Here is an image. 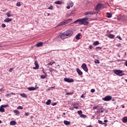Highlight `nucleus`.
<instances>
[{"label": "nucleus", "instance_id": "38", "mask_svg": "<svg viewBox=\"0 0 127 127\" xmlns=\"http://www.w3.org/2000/svg\"><path fill=\"white\" fill-rule=\"evenodd\" d=\"M68 4L71 7L74 5V3H73L72 2H69V3Z\"/></svg>", "mask_w": 127, "mask_h": 127}, {"label": "nucleus", "instance_id": "2", "mask_svg": "<svg viewBox=\"0 0 127 127\" xmlns=\"http://www.w3.org/2000/svg\"><path fill=\"white\" fill-rule=\"evenodd\" d=\"M88 19H89L88 18H83L81 19L76 20L75 22V23L78 22L79 24H83V25H88L89 24V22L87 21Z\"/></svg>", "mask_w": 127, "mask_h": 127}, {"label": "nucleus", "instance_id": "55", "mask_svg": "<svg viewBox=\"0 0 127 127\" xmlns=\"http://www.w3.org/2000/svg\"><path fill=\"white\" fill-rule=\"evenodd\" d=\"M80 98H84V94H82V95H81Z\"/></svg>", "mask_w": 127, "mask_h": 127}, {"label": "nucleus", "instance_id": "16", "mask_svg": "<svg viewBox=\"0 0 127 127\" xmlns=\"http://www.w3.org/2000/svg\"><path fill=\"white\" fill-rule=\"evenodd\" d=\"M64 125H66V126H70V125H71V122L66 120L64 121Z\"/></svg>", "mask_w": 127, "mask_h": 127}, {"label": "nucleus", "instance_id": "42", "mask_svg": "<svg viewBox=\"0 0 127 127\" xmlns=\"http://www.w3.org/2000/svg\"><path fill=\"white\" fill-rule=\"evenodd\" d=\"M77 113L80 116L82 114V111L80 110V111H77Z\"/></svg>", "mask_w": 127, "mask_h": 127}, {"label": "nucleus", "instance_id": "58", "mask_svg": "<svg viewBox=\"0 0 127 127\" xmlns=\"http://www.w3.org/2000/svg\"><path fill=\"white\" fill-rule=\"evenodd\" d=\"M10 95H11L10 93H9V94H7L6 96H10Z\"/></svg>", "mask_w": 127, "mask_h": 127}, {"label": "nucleus", "instance_id": "36", "mask_svg": "<svg viewBox=\"0 0 127 127\" xmlns=\"http://www.w3.org/2000/svg\"><path fill=\"white\" fill-rule=\"evenodd\" d=\"M94 62L96 64H100V61L99 60H95Z\"/></svg>", "mask_w": 127, "mask_h": 127}, {"label": "nucleus", "instance_id": "61", "mask_svg": "<svg viewBox=\"0 0 127 127\" xmlns=\"http://www.w3.org/2000/svg\"><path fill=\"white\" fill-rule=\"evenodd\" d=\"M47 16H49V15H50V13H47Z\"/></svg>", "mask_w": 127, "mask_h": 127}, {"label": "nucleus", "instance_id": "31", "mask_svg": "<svg viewBox=\"0 0 127 127\" xmlns=\"http://www.w3.org/2000/svg\"><path fill=\"white\" fill-rule=\"evenodd\" d=\"M80 36H81V35H80L79 33L78 34L75 36L76 39H77V40H79V39H80Z\"/></svg>", "mask_w": 127, "mask_h": 127}, {"label": "nucleus", "instance_id": "54", "mask_svg": "<svg viewBox=\"0 0 127 127\" xmlns=\"http://www.w3.org/2000/svg\"><path fill=\"white\" fill-rule=\"evenodd\" d=\"M70 5H67V6H66V8H67V9H70Z\"/></svg>", "mask_w": 127, "mask_h": 127}, {"label": "nucleus", "instance_id": "28", "mask_svg": "<svg viewBox=\"0 0 127 127\" xmlns=\"http://www.w3.org/2000/svg\"><path fill=\"white\" fill-rule=\"evenodd\" d=\"M46 104L48 106L50 105V104H51V100L50 99L48 100V101L46 102Z\"/></svg>", "mask_w": 127, "mask_h": 127}, {"label": "nucleus", "instance_id": "25", "mask_svg": "<svg viewBox=\"0 0 127 127\" xmlns=\"http://www.w3.org/2000/svg\"><path fill=\"white\" fill-rule=\"evenodd\" d=\"M0 112H1V113H4L5 112L4 108H3L2 106H0Z\"/></svg>", "mask_w": 127, "mask_h": 127}, {"label": "nucleus", "instance_id": "40", "mask_svg": "<svg viewBox=\"0 0 127 127\" xmlns=\"http://www.w3.org/2000/svg\"><path fill=\"white\" fill-rule=\"evenodd\" d=\"M95 49L96 50V51H98V50H101V49H102V47H97L95 48Z\"/></svg>", "mask_w": 127, "mask_h": 127}, {"label": "nucleus", "instance_id": "21", "mask_svg": "<svg viewBox=\"0 0 127 127\" xmlns=\"http://www.w3.org/2000/svg\"><path fill=\"white\" fill-rule=\"evenodd\" d=\"M107 37L109 38H111V39H114V38H115V35H114L113 34L108 35Z\"/></svg>", "mask_w": 127, "mask_h": 127}, {"label": "nucleus", "instance_id": "33", "mask_svg": "<svg viewBox=\"0 0 127 127\" xmlns=\"http://www.w3.org/2000/svg\"><path fill=\"white\" fill-rule=\"evenodd\" d=\"M53 64H55V62L54 61H52L51 62H50L49 64H48V65H50L51 66H52L53 65Z\"/></svg>", "mask_w": 127, "mask_h": 127}, {"label": "nucleus", "instance_id": "27", "mask_svg": "<svg viewBox=\"0 0 127 127\" xmlns=\"http://www.w3.org/2000/svg\"><path fill=\"white\" fill-rule=\"evenodd\" d=\"M123 123H127V117H124L123 119Z\"/></svg>", "mask_w": 127, "mask_h": 127}, {"label": "nucleus", "instance_id": "57", "mask_svg": "<svg viewBox=\"0 0 127 127\" xmlns=\"http://www.w3.org/2000/svg\"><path fill=\"white\" fill-rule=\"evenodd\" d=\"M104 123H108V120H104Z\"/></svg>", "mask_w": 127, "mask_h": 127}, {"label": "nucleus", "instance_id": "17", "mask_svg": "<svg viewBox=\"0 0 127 127\" xmlns=\"http://www.w3.org/2000/svg\"><path fill=\"white\" fill-rule=\"evenodd\" d=\"M13 113L14 114H15L16 116H19L20 112H19V111H18V110H13Z\"/></svg>", "mask_w": 127, "mask_h": 127}, {"label": "nucleus", "instance_id": "32", "mask_svg": "<svg viewBox=\"0 0 127 127\" xmlns=\"http://www.w3.org/2000/svg\"><path fill=\"white\" fill-rule=\"evenodd\" d=\"M100 107H101V105L99 104L96 106H94L93 107V110H97V109H98V108H100Z\"/></svg>", "mask_w": 127, "mask_h": 127}, {"label": "nucleus", "instance_id": "14", "mask_svg": "<svg viewBox=\"0 0 127 127\" xmlns=\"http://www.w3.org/2000/svg\"><path fill=\"white\" fill-rule=\"evenodd\" d=\"M102 7V4L98 3L96 6V10H99Z\"/></svg>", "mask_w": 127, "mask_h": 127}, {"label": "nucleus", "instance_id": "12", "mask_svg": "<svg viewBox=\"0 0 127 127\" xmlns=\"http://www.w3.org/2000/svg\"><path fill=\"white\" fill-rule=\"evenodd\" d=\"M36 47H41L42 46H43V43L40 42H38L36 45Z\"/></svg>", "mask_w": 127, "mask_h": 127}, {"label": "nucleus", "instance_id": "39", "mask_svg": "<svg viewBox=\"0 0 127 127\" xmlns=\"http://www.w3.org/2000/svg\"><path fill=\"white\" fill-rule=\"evenodd\" d=\"M17 110H23V107L22 106H18L17 108Z\"/></svg>", "mask_w": 127, "mask_h": 127}, {"label": "nucleus", "instance_id": "63", "mask_svg": "<svg viewBox=\"0 0 127 127\" xmlns=\"http://www.w3.org/2000/svg\"><path fill=\"white\" fill-rule=\"evenodd\" d=\"M1 123H2V122H1V121L0 120V124H1Z\"/></svg>", "mask_w": 127, "mask_h": 127}, {"label": "nucleus", "instance_id": "19", "mask_svg": "<svg viewBox=\"0 0 127 127\" xmlns=\"http://www.w3.org/2000/svg\"><path fill=\"white\" fill-rule=\"evenodd\" d=\"M61 35L56 37L55 38V40L56 41H61Z\"/></svg>", "mask_w": 127, "mask_h": 127}, {"label": "nucleus", "instance_id": "6", "mask_svg": "<svg viewBox=\"0 0 127 127\" xmlns=\"http://www.w3.org/2000/svg\"><path fill=\"white\" fill-rule=\"evenodd\" d=\"M104 111L105 110L104 109V108L103 107V106H101L100 105V107L98 108L97 113V114H101L102 113H104Z\"/></svg>", "mask_w": 127, "mask_h": 127}, {"label": "nucleus", "instance_id": "59", "mask_svg": "<svg viewBox=\"0 0 127 127\" xmlns=\"http://www.w3.org/2000/svg\"><path fill=\"white\" fill-rule=\"evenodd\" d=\"M125 65H126V66H127V61H126V62H125Z\"/></svg>", "mask_w": 127, "mask_h": 127}, {"label": "nucleus", "instance_id": "64", "mask_svg": "<svg viewBox=\"0 0 127 127\" xmlns=\"http://www.w3.org/2000/svg\"><path fill=\"white\" fill-rule=\"evenodd\" d=\"M126 82H127V79H125Z\"/></svg>", "mask_w": 127, "mask_h": 127}, {"label": "nucleus", "instance_id": "20", "mask_svg": "<svg viewBox=\"0 0 127 127\" xmlns=\"http://www.w3.org/2000/svg\"><path fill=\"white\" fill-rule=\"evenodd\" d=\"M56 4H63L64 2H63L62 1H56L55 2Z\"/></svg>", "mask_w": 127, "mask_h": 127}, {"label": "nucleus", "instance_id": "13", "mask_svg": "<svg viewBox=\"0 0 127 127\" xmlns=\"http://www.w3.org/2000/svg\"><path fill=\"white\" fill-rule=\"evenodd\" d=\"M76 72H77L79 76H82L83 75V72H82L79 68L76 69Z\"/></svg>", "mask_w": 127, "mask_h": 127}, {"label": "nucleus", "instance_id": "52", "mask_svg": "<svg viewBox=\"0 0 127 127\" xmlns=\"http://www.w3.org/2000/svg\"><path fill=\"white\" fill-rule=\"evenodd\" d=\"M12 70H13V68H10L9 70V72H12Z\"/></svg>", "mask_w": 127, "mask_h": 127}, {"label": "nucleus", "instance_id": "46", "mask_svg": "<svg viewBox=\"0 0 127 127\" xmlns=\"http://www.w3.org/2000/svg\"><path fill=\"white\" fill-rule=\"evenodd\" d=\"M49 9H53V6L51 5L49 8Z\"/></svg>", "mask_w": 127, "mask_h": 127}, {"label": "nucleus", "instance_id": "7", "mask_svg": "<svg viewBox=\"0 0 127 127\" xmlns=\"http://www.w3.org/2000/svg\"><path fill=\"white\" fill-rule=\"evenodd\" d=\"M81 68H82V69H83L84 71H85V72H88V67H87V64H86L83 63L82 65H81Z\"/></svg>", "mask_w": 127, "mask_h": 127}, {"label": "nucleus", "instance_id": "60", "mask_svg": "<svg viewBox=\"0 0 127 127\" xmlns=\"http://www.w3.org/2000/svg\"><path fill=\"white\" fill-rule=\"evenodd\" d=\"M69 110H71V111L74 110V108H69Z\"/></svg>", "mask_w": 127, "mask_h": 127}, {"label": "nucleus", "instance_id": "35", "mask_svg": "<svg viewBox=\"0 0 127 127\" xmlns=\"http://www.w3.org/2000/svg\"><path fill=\"white\" fill-rule=\"evenodd\" d=\"M80 117L83 119H86V118H87V116L83 114Z\"/></svg>", "mask_w": 127, "mask_h": 127}, {"label": "nucleus", "instance_id": "49", "mask_svg": "<svg viewBox=\"0 0 127 127\" xmlns=\"http://www.w3.org/2000/svg\"><path fill=\"white\" fill-rule=\"evenodd\" d=\"M57 105V103H52V106H56Z\"/></svg>", "mask_w": 127, "mask_h": 127}, {"label": "nucleus", "instance_id": "45", "mask_svg": "<svg viewBox=\"0 0 127 127\" xmlns=\"http://www.w3.org/2000/svg\"><path fill=\"white\" fill-rule=\"evenodd\" d=\"M121 43H118L116 45V46H117V47H121Z\"/></svg>", "mask_w": 127, "mask_h": 127}, {"label": "nucleus", "instance_id": "23", "mask_svg": "<svg viewBox=\"0 0 127 127\" xmlns=\"http://www.w3.org/2000/svg\"><path fill=\"white\" fill-rule=\"evenodd\" d=\"M10 125L11 126H15V125H16V122L13 121H11L10 123Z\"/></svg>", "mask_w": 127, "mask_h": 127}, {"label": "nucleus", "instance_id": "9", "mask_svg": "<svg viewBox=\"0 0 127 127\" xmlns=\"http://www.w3.org/2000/svg\"><path fill=\"white\" fill-rule=\"evenodd\" d=\"M64 81H65V82H67V83H72L74 82V79L71 78H64Z\"/></svg>", "mask_w": 127, "mask_h": 127}, {"label": "nucleus", "instance_id": "48", "mask_svg": "<svg viewBox=\"0 0 127 127\" xmlns=\"http://www.w3.org/2000/svg\"><path fill=\"white\" fill-rule=\"evenodd\" d=\"M25 116H29V113H25Z\"/></svg>", "mask_w": 127, "mask_h": 127}, {"label": "nucleus", "instance_id": "62", "mask_svg": "<svg viewBox=\"0 0 127 127\" xmlns=\"http://www.w3.org/2000/svg\"><path fill=\"white\" fill-rule=\"evenodd\" d=\"M63 115H64V116H65V115H66V113H63Z\"/></svg>", "mask_w": 127, "mask_h": 127}, {"label": "nucleus", "instance_id": "41", "mask_svg": "<svg viewBox=\"0 0 127 127\" xmlns=\"http://www.w3.org/2000/svg\"><path fill=\"white\" fill-rule=\"evenodd\" d=\"M16 5L17 6H20V5H21V4L20 2H18L16 3Z\"/></svg>", "mask_w": 127, "mask_h": 127}, {"label": "nucleus", "instance_id": "30", "mask_svg": "<svg viewBox=\"0 0 127 127\" xmlns=\"http://www.w3.org/2000/svg\"><path fill=\"white\" fill-rule=\"evenodd\" d=\"M107 16L108 18H111V17H112V13H107Z\"/></svg>", "mask_w": 127, "mask_h": 127}, {"label": "nucleus", "instance_id": "1", "mask_svg": "<svg viewBox=\"0 0 127 127\" xmlns=\"http://www.w3.org/2000/svg\"><path fill=\"white\" fill-rule=\"evenodd\" d=\"M73 35V31L71 30H67L63 33L61 35V39H65L66 38H69V37H71V36Z\"/></svg>", "mask_w": 127, "mask_h": 127}, {"label": "nucleus", "instance_id": "50", "mask_svg": "<svg viewBox=\"0 0 127 127\" xmlns=\"http://www.w3.org/2000/svg\"><path fill=\"white\" fill-rule=\"evenodd\" d=\"M65 95H72V93L67 92L65 94Z\"/></svg>", "mask_w": 127, "mask_h": 127}, {"label": "nucleus", "instance_id": "15", "mask_svg": "<svg viewBox=\"0 0 127 127\" xmlns=\"http://www.w3.org/2000/svg\"><path fill=\"white\" fill-rule=\"evenodd\" d=\"M4 22H9L10 21H12V18H6L4 20Z\"/></svg>", "mask_w": 127, "mask_h": 127}, {"label": "nucleus", "instance_id": "18", "mask_svg": "<svg viewBox=\"0 0 127 127\" xmlns=\"http://www.w3.org/2000/svg\"><path fill=\"white\" fill-rule=\"evenodd\" d=\"M18 95L22 97V98H27V95L25 94V93H19Z\"/></svg>", "mask_w": 127, "mask_h": 127}, {"label": "nucleus", "instance_id": "47", "mask_svg": "<svg viewBox=\"0 0 127 127\" xmlns=\"http://www.w3.org/2000/svg\"><path fill=\"white\" fill-rule=\"evenodd\" d=\"M117 38H118V39H120V40H122V37L120 36H117Z\"/></svg>", "mask_w": 127, "mask_h": 127}, {"label": "nucleus", "instance_id": "8", "mask_svg": "<svg viewBox=\"0 0 127 127\" xmlns=\"http://www.w3.org/2000/svg\"><path fill=\"white\" fill-rule=\"evenodd\" d=\"M34 64L35 65V67H33L34 70H37V69H39V64H38L37 61H35Z\"/></svg>", "mask_w": 127, "mask_h": 127}, {"label": "nucleus", "instance_id": "37", "mask_svg": "<svg viewBox=\"0 0 127 127\" xmlns=\"http://www.w3.org/2000/svg\"><path fill=\"white\" fill-rule=\"evenodd\" d=\"M73 106H74L73 109H79V107L77 106V104H73Z\"/></svg>", "mask_w": 127, "mask_h": 127}, {"label": "nucleus", "instance_id": "56", "mask_svg": "<svg viewBox=\"0 0 127 127\" xmlns=\"http://www.w3.org/2000/svg\"><path fill=\"white\" fill-rule=\"evenodd\" d=\"M11 95H14V96H15V94L13 92L11 93Z\"/></svg>", "mask_w": 127, "mask_h": 127}, {"label": "nucleus", "instance_id": "26", "mask_svg": "<svg viewBox=\"0 0 127 127\" xmlns=\"http://www.w3.org/2000/svg\"><path fill=\"white\" fill-rule=\"evenodd\" d=\"M99 44L100 43H99V41H96L94 43H93V44L94 46H97V45H99Z\"/></svg>", "mask_w": 127, "mask_h": 127}, {"label": "nucleus", "instance_id": "24", "mask_svg": "<svg viewBox=\"0 0 127 127\" xmlns=\"http://www.w3.org/2000/svg\"><path fill=\"white\" fill-rule=\"evenodd\" d=\"M11 11H9L6 13V15L8 17H10L11 16Z\"/></svg>", "mask_w": 127, "mask_h": 127}, {"label": "nucleus", "instance_id": "34", "mask_svg": "<svg viewBox=\"0 0 127 127\" xmlns=\"http://www.w3.org/2000/svg\"><path fill=\"white\" fill-rule=\"evenodd\" d=\"M98 124H100V125H106V126H107V124H106L105 123H103V122H102V121H101V120H98Z\"/></svg>", "mask_w": 127, "mask_h": 127}, {"label": "nucleus", "instance_id": "3", "mask_svg": "<svg viewBox=\"0 0 127 127\" xmlns=\"http://www.w3.org/2000/svg\"><path fill=\"white\" fill-rule=\"evenodd\" d=\"M72 21V19H67L66 20H64L60 23H59L57 25V27H59V26H61L62 25H66V24H68V23H70Z\"/></svg>", "mask_w": 127, "mask_h": 127}, {"label": "nucleus", "instance_id": "10", "mask_svg": "<svg viewBox=\"0 0 127 127\" xmlns=\"http://www.w3.org/2000/svg\"><path fill=\"white\" fill-rule=\"evenodd\" d=\"M96 12L95 11H88L84 13L85 15H88V14H89L90 15H93V14H95Z\"/></svg>", "mask_w": 127, "mask_h": 127}, {"label": "nucleus", "instance_id": "51", "mask_svg": "<svg viewBox=\"0 0 127 127\" xmlns=\"http://www.w3.org/2000/svg\"><path fill=\"white\" fill-rule=\"evenodd\" d=\"M91 93H95V89H92L91 90Z\"/></svg>", "mask_w": 127, "mask_h": 127}, {"label": "nucleus", "instance_id": "44", "mask_svg": "<svg viewBox=\"0 0 127 127\" xmlns=\"http://www.w3.org/2000/svg\"><path fill=\"white\" fill-rule=\"evenodd\" d=\"M6 26V25H5V24L4 23L1 24V27H3V28H4Z\"/></svg>", "mask_w": 127, "mask_h": 127}, {"label": "nucleus", "instance_id": "43", "mask_svg": "<svg viewBox=\"0 0 127 127\" xmlns=\"http://www.w3.org/2000/svg\"><path fill=\"white\" fill-rule=\"evenodd\" d=\"M1 106L3 108H7V107L8 106V104L1 105Z\"/></svg>", "mask_w": 127, "mask_h": 127}, {"label": "nucleus", "instance_id": "29", "mask_svg": "<svg viewBox=\"0 0 127 127\" xmlns=\"http://www.w3.org/2000/svg\"><path fill=\"white\" fill-rule=\"evenodd\" d=\"M74 13H75V10H72L71 11L70 14H67V16H70V15H72Z\"/></svg>", "mask_w": 127, "mask_h": 127}, {"label": "nucleus", "instance_id": "5", "mask_svg": "<svg viewBox=\"0 0 127 127\" xmlns=\"http://www.w3.org/2000/svg\"><path fill=\"white\" fill-rule=\"evenodd\" d=\"M112 96H111L110 95H108V96H106L105 97L103 98L102 100L106 102H109V101H111V100H112Z\"/></svg>", "mask_w": 127, "mask_h": 127}, {"label": "nucleus", "instance_id": "4", "mask_svg": "<svg viewBox=\"0 0 127 127\" xmlns=\"http://www.w3.org/2000/svg\"><path fill=\"white\" fill-rule=\"evenodd\" d=\"M114 74L118 75V76H125V73H123V70H114Z\"/></svg>", "mask_w": 127, "mask_h": 127}, {"label": "nucleus", "instance_id": "11", "mask_svg": "<svg viewBox=\"0 0 127 127\" xmlns=\"http://www.w3.org/2000/svg\"><path fill=\"white\" fill-rule=\"evenodd\" d=\"M36 86L37 85H36V87H29L28 88V90H29V91H35V90H36V89H39V87Z\"/></svg>", "mask_w": 127, "mask_h": 127}, {"label": "nucleus", "instance_id": "53", "mask_svg": "<svg viewBox=\"0 0 127 127\" xmlns=\"http://www.w3.org/2000/svg\"><path fill=\"white\" fill-rule=\"evenodd\" d=\"M89 49H93V46H91V45H90L89 46Z\"/></svg>", "mask_w": 127, "mask_h": 127}, {"label": "nucleus", "instance_id": "22", "mask_svg": "<svg viewBox=\"0 0 127 127\" xmlns=\"http://www.w3.org/2000/svg\"><path fill=\"white\" fill-rule=\"evenodd\" d=\"M40 77L41 79H45V78L47 77V73H45V75H42Z\"/></svg>", "mask_w": 127, "mask_h": 127}]
</instances>
